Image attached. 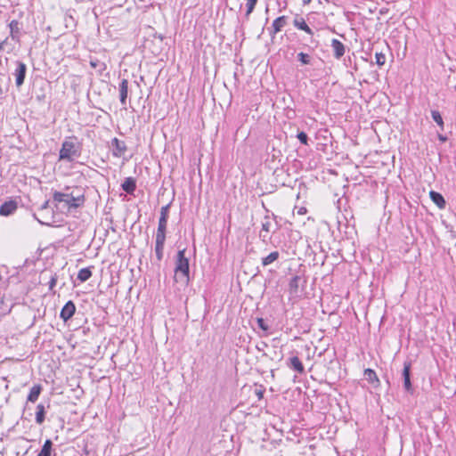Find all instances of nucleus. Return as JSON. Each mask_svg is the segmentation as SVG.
<instances>
[{
    "label": "nucleus",
    "mask_w": 456,
    "mask_h": 456,
    "mask_svg": "<svg viewBox=\"0 0 456 456\" xmlns=\"http://www.w3.org/2000/svg\"><path fill=\"white\" fill-rule=\"evenodd\" d=\"M53 199L57 208L69 211L84 205L85 191L81 187H66L61 191H55Z\"/></svg>",
    "instance_id": "obj_1"
},
{
    "label": "nucleus",
    "mask_w": 456,
    "mask_h": 456,
    "mask_svg": "<svg viewBox=\"0 0 456 456\" xmlns=\"http://www.w3.org/2000/svg\"><path fill=\"white\" fill-rule=\"evenodd\" d=\"M81 154V146L78 139L76 136L67 137L62 144L59 152V159L66 161H73Z\"/></svg>",
    "instance_id": "obj_2"
},
{
    "label": "nucleus",
    "mask_w": 456,
    "mask_h": 456,
    "mask_svg": "<svg viewBox=\"0 0 456 456\" xmlns=\"http://www.w3.org/2000/svg\"><path fill=\"white\" fill-rule=\"evenodd\" d=\"M175 281L188 283L189 281V259L185 256V248L180 249L176 256L175 268Z\"/></svg>",
    "instance_id": "obj_3"
},
{
    "label": "nucleus",
    "mask_w": 456,
    "mask_h": 456,
    "mask_svg": "<svg viewBox=\"0 0 456 456\" xmlns=\"http://www.w3.org/2000/svg\"><path fill=\"white\" fill-rule=\"evenodd\" d=\"M170 204L163 206L160 209V216L159 219L158 229L155 240H166V232L167 226V220L169 216Z\"/></svg>",
    "instance_id": "obj_4"
},
{
    "label": "nucleus",
    "mask_w": 456,
    "mask_h": 456,
    "mask_svg": "<svg viewBox=\"0 0 456 456\" xmlns=\"http://www.w3.org/2000/svg\"><path fill=\"white\" fill-rule=\"evenodd\" d=\"M305 281L303 280V278L299 275H296L293 278H291L289 284V292L290 295V297L292 298H297L300 297L302 295L303 288Z\"/></svg>",
    "instance_id": "obj_5"
},
{
    "label": "nucleus",
    "mask_w": 456,
    "mask_h": 456,
    "mask_svg": "<svg viewBox=\"0 0 456 456\" xmlns=\"http://www.w3.org/2000/svg\"><path fill=\"white\" fill-rule=\"evenodd\" d=\"M16 68L12 72V76L15 78V85L17 87H20L23 85L24 79L27 73V65L21 61H16Z\"/></svg>",
    "instance_id": "obj_6"
},
{
    "label": "nucleus",
    "mask_w": 456,
    "mask_h": 456,
    "mask_svg": "<svg viewBox=\"0 0 456 456\" xmlns=\"http://www.w3.org/2000/svg\"><path fill=\"white\" fill-rule=\"evenodd\" d=\"M287 24V17L280 16L276 18L271 28H268L270 36L273 38L277 33H279Z\"/></svg>",
    "instance_id": "obj_7"
},
{
    "label": "nucleus",
    "mask_w": 456,
    "mask_h": 456,
    "mask_svg": "<svg viewBox=\"0 0 456 456\" xmlns=\"http://www.w3.org/2000/svg\"><path fill=\"white\" fill-rule=\"evenodd\" d=\"M411 362H404L403 369V387L407 392L412 391V386L411 382Z\"/></svg>",
    "instance_id": "obj_8"
},
{
    "label": "nucleus",
    "mask_w": 456,
    "mask_h": 456,
    "mask_svg": "<svg viewBox=\"0 0 456 456\" xmlns=\"http://www.w3.org/2000/svg\"><path fill=\"white\" fill-rule=\"evenodd\" d=\"M75 312H76V305L71 300H69L62 307L61 314H60V317L64 322H67L74 315Z\"/></svg>",
    "instance_id": "obj_9"
},
{
    "label": "nucleus",
    "mask_w": 456,
    "mask_h": 456,
    "mask_svg": "<svg viewBox=\"0 0 456 456\" xmlns=\"http://www.w3.org/2000/svg\"><path fill=\"white\" fill-rule=\"evenodd\" d=\"M18 208L17 200H9L0 206V215L8 216L13 214Z\"/></svg>",
    "instance_id": "obj_10"
},
{
    "label": "nucleus",
    "mask_w": 456,
    "mask_h": 456,
    "mask_svg": "<svg viewBox=\"0 0 456 456\" xmlns=\"http://www.w3.org/2000/svg\"><path fill=\"white\" fill-rule=\"evenodd\" d=\"M293 25L299 30H303L310 36L314 35L312 28L306 24L305 19L299 15H297L293 20Z\"/></svg>",
    "instance_id": "obj_11"
},
{
    "label": "nucleus",
    "mask_w": 456,
    "mask_h": 456,
    "mask_svg": "<svg viewBox=\"0 0 456 456\" xmlns=\"http://www.w3.org/2000/svg\"><path fill=\"white\" fill-rule=\"evenodd\" d=\"M111 145L114 147L112 154L115 157H121L126 151L125 142L120 141L118 138L112 139Z\"/></svg>",
    "instance_id": "obj_12"
},
{
    "label": "nucleus",
    "mask_w": 456,
    "mask_h": 456,
    "mask_svg": "<svg viewBox=\"0 0 456 456\" xmlns=\"http://www.w3.org/2000/svg\"><path fill=\"white\" fill-rule=\"evenodd\" d=\"M273 226L272 220L268 216H265L262 222V229L260 231V238L264 241L269 239V232H271V228Z\"/></svg>",
    "instance_id": "obj_13"
},
{
    "label": "nucleus",
    "mask_w": 456,
    "mask_h": 456,
    "mask_svg": "<svg viewBox=\"0 0 456 456\" xmlns=\"http://www.w3.org/2000/svg\"><path fill=\"white\" fill-rule=\"evenodd\" d=\"M331 47L336 59H340L345 54V45L339 40L333 38L331 40Z\"/></svg>",
    "instance_id": "obj_14"
},
{
    "label": "nucleus",
    "mask_w": 456,
    "mask_h": 456,
    "mask_svg": "<svg viewBox=\"0 0 456 456\" xmlns=\"http://www.w3.org/2000/svg\"><path fill=\"white\" fill-rule=\"evenodd\" d=\"M128 94V81L126 79H122L119 84V99L120 102L123 106L126 105V99Z\"/></svg>",
    "instance_id": "obj_15"
},
{
    "label": "nucleus",
    "mask_w": 456,
    "mask_h": 456,
    "mask_svg": "<svg viewBox=\"0 0 456 456\" xmlns=\"http://www.w3.org/2000/svg\"><path fill=\"white\" fill-rule=\"evenodd\" d=\"M121 187L128 194H133L136 189V182L133 177H126L122 183Z\"/></svg>",
    "instance_id": "obj_16"
},
{
    "label": "nucleus",
    "mask_w": 456,
    "mask_h": 456,
    "mask_svg": "<svg viewBox=\"0 0 456 456\" xmlns=\"http://www.w3.org/2000/svg\"><path fill=\"white\" fill-rule=\"evenodd\" d=\"M430 199L432 201L440 208L443 209L445 208V200L443 197V195L439 192L431 191L429 192Z\"/></svg>",
    "instance_id": "obj_17"
},
{
    "label": "nucleus",
    "mask_w": 456,
    "mask_h": 456,
    "mask_svg": "<svg viewBox=\"0 0 456 456\" xmlns=\"http://www.w3.org/2000/svg\"><path fill=\"white\" fill-rule=\"evenodd\" d=\"M49 408V404L45 407V404L39 403L36 408V421L37 424H42L45 420V409Z\"/></svg>",
    "instance_id": "obj_18"
},
{
    "label": "nucleus",
    "mask_w": 456,
    "mask_h": 456,
    "mask_svg": "<svg viewBox=\"0 0 456 456\" xmlns=\"http://www.w3.org/2000/svg\"><path fill=\"white\" fill-rule=\"evenodd\" d=\"M289 366L291 369L297 370L298 373H303L305 371L303 363L301 362L297 356H293L289 359Z\"/></svg>",
    "instance_id": "obj_19"
},
{
    "label": "nucleus",
    "mask_w": 456,
    "mask_h": 456,
    "mask_svg": "<svg viewBox=\"0 0 456 456\" xmlns=\"http://www.w3.org/2000/svg\"><path fill=\"white\" fill-rule=\"evenodd\" d=\"M165 241L155 240V254L158 261H161L163 258Z\"/></svg>",
    "instance_id": "obj_20"
},
{
    "label": "nucleus",
    "mask_w": 456,
    "mask_h": 456,
    "mask_svg": "<svg viewBox=\"0 0 456 456\" xmlns=\"http://www.w3.org/2000/svg\"><path fill=\"white\" fill-rule=\"evenodd\" d=\"M279 256L280 253L278 251H273L268 256L262 258V265L264 266H267L275 262L279 258Z\"/></svg>",
    "instance_id": "obj_21"
},
{
    "label": "nucleus",
    "mask_w": 456,
    "mask_h": 456,
    "mask_svg": "<svg viewBox=\"0 0 456 456\" xmlns=\"http://www.w3.org/2000/svg\"><path fill=\"white\" fill-rule=\"evenodd\" d=\"M92 276V272L89 268H82L77 273V280L81 282L88 281Z\"/></svg>",
    "instance_id": "obj_22"
},
{
    "label": "nucleus",
    "mask_w": 456,
    "mask_h": 456,
    "mask_svg": "<svg viewBox=\"0 0 456 456\" xmlns=\"http://www.w3.org/2000/svg\"><path fill=\"white\" fill-rule=\"evenodd\" d=\"M431 117L433 120L437 124L442 131L444 129V123L443 118L438 110H431Z\"/></svg>",
    "instance_id": "obj_23"
},
{
    "label": "nucleus",
    "mask_w": 456,
    "mask_h": 456,
    "mask_svg": "<svg viewBox=\"0 0 456 456\" xmlns=\"http://www.w3.org/2000/svg\"><path fill=\"white\" fill-rule=\"evenodd\" d=\"M41 277L49 278V289H53V288L56 285L57 278L56 274H53L50 271H45L41 273Z\"/></svg>",
    "instance_id": "obj_24"
},
{
    "label": "nucleus",
    "mask_w": 456,
    "mask_h": 456,
    "mask_svg": "<svg viewBox=\"0 0 456 456\" xmlns=\"http://www.w3.org/2000/svg\"><path fill=\"white\" fill-rule=\"evenodd\" d=\"M53 443L50 439L45 440L41 452L37 456H51Z\"/></svg>",
    "instance_id": "obj_25"
},
{
    "label": "nucleus",
    "mask_w": 456,
    "mask_h": 456,
    "mask_svg": "<svg viewBox=\"0 0 456 456\" xmlns=\"http://www.w3.org/2000/svg\"><path fill=\"white\" fill-rule=\"evenodd\" d=\"M10 31L13 38H18L20 36V26L17 20H12L10 23Z\"/></svg>",
    "instance_id": "obj_26"
},
{
    "label": "nucleus",
    "mask_w": 456,
    "mask_h": 456,
    "mask_svg": "<svg viewBox=\"0 0 456 456\" xmlns=\"http://www.w3.org/2000/svg\"><path fill=\"white\" fill-rule=\"evenodd\" d=\"M364 376H365L366 379L371 383L379 382L376 372L371 369H366L364 370Z\"/></svg>",
    "instance_id": "obj_27"
},
{
    "label": "nucleus",
    "mask_w": 456,
    "mask_h": 456,
    "mask_svg": "<svg viewBox=\"0 0 456 456\" xmlns=\"http://www.w3.org/2000/svg\"><path fill=\"white\" fill-rule=\"evenodd\" d=\"M40 392H41V387L39 385H36L30 388V394H29L30 403H34L37 399Z\"/></svg>",
    "instance_id": "obj_28"
},
{
    "label": "nucleus",
    "mask_w": 456,
    "mask_h": 456,
    "mask_svg": "<svg viewBox=\"0 0 456 456\" xmlns=\"http://www.w3.org/2000/svg\"><path fill=\"white\" fill-rule=\"evenodd\" d=\"M257 1L258 0H247V3H246L247 10H246V14H245L247 18H248L249 15L254 11L255 6L257 4Z\"/></svg>",
    "instance_id": "obj_29"
},
{
    "label": "nucleus",
    "mask_w": 456,
    "mask_h": 456,
    "mask_svg": "<svg viewBox=\"0 0 456 456\" xmlns=\"http://www.w3.org/2000/svg\"><path fill=\"white\" fill-rule=\"evenodd\" d=\"M297 59L302 64H309L311 61V57L309 54L305 53H297Z\"/></svg>",
    "instance_id": "obj_30"
},
{
    "label": "nucleus",
    "mask_w": 456,
    "mask_h": 456,
    "mask_svg": "<svg viewBox=\"0 0 456 456\" xmlns=\"http://www.w3.org/2000/svg\"><path fill=\"white\" fill-rule=\"evenodd\" d=\"M375 59L379 66H383L386 62V55L382 53H376Z\"/></svg>",
    "instance_id": "obj_31"
},
{
    "label": "nucleus",
    "mask_w": 456,
    "mask_h": 456,
    "mask_svg": "<svg viewBox=\"0 0 456 456\" xmlns=\"http://www.w3.org/2000/svg\"><path fill=\"white\" fill-rule=\"evenodd\" d=\"M297 137L302 144H304V145L308 144V136L305 132L298 133Z\"/></svg>",
    "instance_id": "obj_32"
},
{
    "label": "nucleus",
    "mask_w": 456,
    "mask_h": 456,
    "mask_svg": "<svg viewBox=\"0 0 456 456\" xmlns=\"http://www.w3.org/2000/svg\"><path fill=\"white\" fill-rule=\"evenodd\" d=\"M257 325L264 331L267 332L269 330V326L266 324L265 321L263 318H257Z\"/></svg>",
    "instance_id": "obj_33"
},
{
    "label": "nucleus",
    "mask_w": 456,
    "mask_h": 456,
    "mask_svg": "<svg viewBox=\"0 0 456 456\" xmlns=\"http://www.w3.org/2000/svg\"><path fill=\"white\" fill-rule=\"evenodd\" d=\"M265 389L262 387H258L255 389V395L258 398V400H261L264 396Z\"/></svg>",
    "instance_id": "obj_34"
},
{
    "label": "nucleus",
    "mask_w": 456,
    "mask_h": 456,
    "mask_svg": "<svg viewBox=\"0 0 456 456\" xmlns=\"http://www.w3.org/2000/svg\"><path fill=\"white\" fill-rule=\"evenodd\" d=\"M297 215H300V216H303L306 213V208H299L297 211Z\"/></svg>",
    "instance_id": "obj_35"
},
{
    "label": "nucleus",
    "mask_w": 456,
    "mask_h": 456,
    "mask_svg": "<svg viewBox=\"0 0 456 456\" xmlns=\"http://www.w3.org/2000/svg\"><path fill=\"white\" fill-rule=\"evenodd\" d=\"M90 64H91L92 67L96 68L98 66V61H91Z\"/></svg>",
    "instance_id": "obj_36"
},
{
    "label": "nucleus",
    "mask_w": 456,
    "mask_h": 456,
    "mask_svg": "<svg viewBox=\"0 0 456 456\" xmlns=\"http://www.w3.org/2000/svg\"><path fill=\"white\" fill-rule=\"evenodd\" d=\"M312 0H303L304 4H308Z\"/></svg>",
    "instance_id": "obj_37"
},
{
    "label": "nucleus",
    "mask_w": 456,
    "mask_h": 456,
    "mask_svg": "<svg viewBox=\"0 0 456 456\" xmlns=\"http://www.w3.org/2000/svg\"><path fill=\"white\" fill-rule=\"evenodd\" d=\"M439 139H440L441 141H445V140H446V138H445V137H444L443 135H439Z\"/></svg>",
    "instance_id": "obj_38"
},
{
    "label": "nucleus",
    "mask_w": 456,
    "mask_h": 456,
    "mask_svg": "<svg viewBox=\"0 0 456 456\" xmlns=\"http://www.w3.org/2000/svg\"><path fill=\"white\" fill-rule=\"evenodd\" d=\"M101 66H102L103 69H105V64L102 63Z\"/></svg>",
    "instance_id": "obj_39"
},
{
    "label": "nucleus",
    "mask_w": 456,
    "mask_h": 456,
    "mask_svg": "<svg viewBox=\"0 0 456 456\" xmlns=\"http://www.w3.org/2000/svg\"><path fill=\"white\" fill-rule=\"evenodd\" d=\"M3 48V44H0V50Z\"/></svg>",
    "instance_id": "obj_40"
}]
</instances>
